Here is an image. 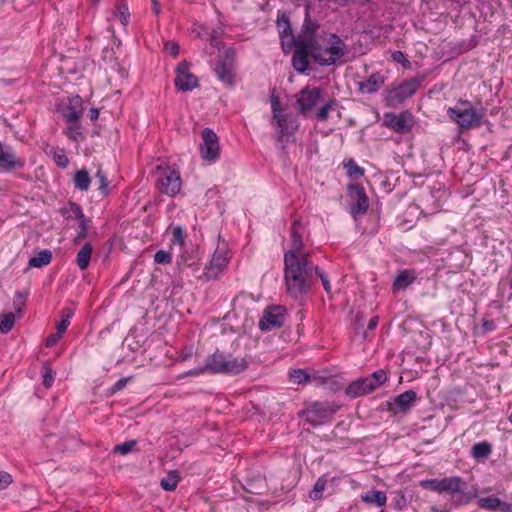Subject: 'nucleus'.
Returning <instances> with one entry per match:
<instances>
[{
	"instance_id": "8",
	"label": "nucleus",
	"mask_w": 512,
	"mask_h": 512,
	"mask_svg": "<svg viewBox=\"0 0 512 512\" xmlns=\"http://www.w3.org/2000/svg\"><path fill=\"white\" fill-rule=\"evenodd\" d=\"M337 411V406L329 402H315L308 407L303 414L306 420L313 425H318L322 421L329 420Z\"/></svg>"
},
{
	"instance_id": "57",
	"label": "nucleus",
	"mask_w": 512,
	"mask_h": 512,
	"mask_svg": "<svg viewBox=\"0 0 512 512\" xmlns=\"http://www.w3.org/2000/svg\"><path fill=\"white\" fill-rule=\"evenodd\" d=\"M129 379L130 378H121L120 380H118L111 388L112 393L118 392L121 389H123L126 386Z\"/></svg>"
},
{
	"instance_id": "48",
	"label": "nucleus",
	"mask_w": 512,
	"mask_h": 512,
	"mask_svg": "<svg viewBox=\"0 0 512 512\" xmlns=\"http://www.w3.org/2000/svg\"><path fill=\"white\" fill-rule=\"evenodd\" d=\"M25 305V294L17 292L14 296L13 306L17 313H21Z\"/></svg>"
},
{
	"instance_id": "44",
	"label": "nucleus",
	"mask_w": 512,
	"mask_h": 512,
	"mask_svg": "<svg viewBox=\"0 0 512 512\" xmlns=\"http://www.w3.org/2000/svg\"><path fill=\"white\" fill-rule=\"evenodd\" d=\"M68 123H69V126L67 127L65 133L69 138L76 141L78 136L81 134L80 125L78 124V121L68 122Z\"/></svg>"
},
{
	"instance_id": "51",
	"label": "nucleus",
	"mask_w": 512,
	"mask_h": 512,
	"mask_svg": "<svg viewBox=\"0 0 512 512\" xmlns=\"http://www.w3.org/2000/svg\"><path fill=\"white\" fill-rule=\"evenodd\" d=\"M54 160H55L56 164L62 168H65L69 163L67 156L63 152L55 153Z\"/></svg>"
},
{
	"instance_id": "18",
	"label": "nucleus",
	"mask_w": 512,
	"mask_h": 512,
	"mask_svg": "<svg viewBox=\"0 0 512 512\" xmlns=\"http://www.w3.org/2000/svg\"><path fill=\"white\" fill-rule=\"evenodd\" d=\"M416 401V392L408 390L398 395L392 403H390L389 410L393 413H407Z\"/></svg>"
},
{
	"instance_id": "55",
	"label": "nucleus",
	"mask_w": 512,
	"mask_h": 512,
	"mask_svg": "<svg viewBox=\"0 0 512 512\" xmlns=\"http://www.w3.org/2000/svg\"><path fill=\"white\" fill-rule=\"evenodd\" d=\"M272 115L278 117L277 114L282 112L280 101L277 96L272 95L271 97Z\"/></svg>"
},
{
	"instance_id": "40",
	"label": "nucleus",
	"mask_w": 512,
	"mask_h": 512,
	"mask_svg": "<svg viewBox=\"0 0 512 512\" xmlns=\"http://www.w3.org/2000/svg\"><path fill=\"white\" fill-rule=\"evenodd\" d=\"M336 104L337 102L335 99H330L328 102H326L322 107L319 108L317 112V119L319 121H326L329 111L333 109Z\"/></svg>"
},
{
	"instance_id": "35",
	"label": "nucleus",
	"mask_w": 512,
	"mask_h": 512,
	"mask_svg": "<svg viewBox=\"0 0 512 512\" xmlns=\"http://www.w3.org/2000/svg\"><path fill=\"white\" fill-rule=\"evenodd\" d=\"M491 453V446L486 442H480L472 447V455L475 458H487Z\"/></svg>"
},
{
	"instance_id": "26",
	"label": "nucleus",
	"mask_w": 512,
	"mask_h": 512,
	"mask_svg": "<svg viewBox=\"0 0 512 512\" xmlns=\"http://www.w3.org/2000/svg\"><path fill=\"white\" fill-rule=\"evenodd\" d=\"M415 280V275L412 271H401L393 282L394 290H404Z\"/></svg>"
},
{
	"instance_id": "52",
	"label": "nucleus",
	"mask_w": 512,
	"mask_h": 512,
	"mask_svg": "<svg viewBox=\"0 0 512 512\" xmlns=\"http://www.w3.org/2000/svg\"><path fill=\"white\" fill-rule=\"evenodd\" d=\"M315 273V278L318 276L321 279L322 285L326 291V293H330L331 287L328 278L325 276V274L318 268V272Z\"/></svg>"
},
{
	"instance_id": "21",
	"label": "nucleus",
	"mask_w": 512,
	"mask_h": 512,
	"mask_svg": "<svg viewBox=\"0 0 512 512\" xmlns=\"http://www.w3.org/2000/svg\"><path fill=\"white\" fill-rule=\"evenodd\" d=\"M277 27L282 40V45L286 44L291 47L296 45V37L292 33V28L289 19L286 16H282L277 20Z\"/></svg>"
},
{
	"instance_id": "5",
	"label": "nucleus",
	"mask_w": 512,
	"mask_h": 512,
	"mask_svg": "<svg viewBox=\"0 0 512 512\" xmlns=\"http://www.w3.org/2000/svg\"><path fill=\"white\" fill-rule=\"evenodd\" d=\"M447 114L461 129L479 126L482 118V115L478 114L471 103L466 100L458 101L454 107L447 110Z\"/></svg>"
},
{
	"instance_id": "46",
	"label": "nucleus",
	"mask_w": 512,
	"mask_h": 512,
	"mask_svg": "<svg viewBox=\"0 0 512 512\" xmlns=\"http://www.w3.org/2000/svg\"><path fill=\"white\" fill-rule=\"evenodd\" d=\"M136 445V441L135 440H132V441H127V442H124L120 445H117L115 446L114 448V451L116 453H119L121 455H126L128 454L129 452L132 451L133 447Z\"/></svg>"
},
{
	"instance_id": "24",
	"label": "nucleus",
	"mask_w": 512,
	"mask_h": 512,
	"mask_svg": "<svg viewBox=\"0 0 512 512\" xmlns=\"http://www.w3.org/2000/svg\"><path fill=\"white\" fill-rule=\"evenodd\" d=\"M384 84V77L376 72L371 74L365 81L359 82V90L363 93H374Z\"/></svg>"
},
{
	"instance_id": "39",
	"label": "nucleus",
	"mask_w": 512,
	"mask_h": 512,
	"mask_svg": "<svg viewBox=\"0 0 512 512\" xmlns=\"http://www.w3.org/2000/svg\"><path fill=\"white\" fill-rule=\"evenodd\" d=\"M95 178L98 182V190L103 194V195H107L108 194V186H109V182L107 180V177L105 175V173L103 172V170L101 168H99L95 174Z\"/></svg>"
},
{
	"instance_id": "9",
	"label": "nucleus",
	"mask_w": 512,
	"mask_h": 512,
	"mask_svg": "<svg viewBox=\"0 0 512 512\" xmlns=\"http://www.w3.org/2000/svg\"><path fill=\"white\" fill-rule=\"evenodd\" d=\"M286 309L283 306L275 305L267 307L259 321V328L262 331H270L284 325Z\"/></svg>"
},
{
	"instance_id": "29",
	"label": "nucleus",
	"mask_w": 512,
	"mask_h": 512,
	"mask_svg": "<svg viewBox=\"0 0 512 512\" xmlns=\"http://www.w3.org/2000/svg\"><path fill=\"white\" fill-rule=\"evenodd\" d=\"M93 247L90 243H86L77 253V265L80 268V270L87 269L90 258L92 255Z\"/></svg>"
},
{
	"instance_id": "45",
	"label": "nucleus",
	"mask_w": 512,
	"mask_h": 512,
	"mask_svg": "<svg viewBox=\"0 0 512 512\" xmlns=\"http://www.w3.org/2000/svg\"><path fill=\"white\" fill-rule=\"evenodd\" d=\"M355 333L356 335L360 336L363 340L369 339L368 330L364 329L363 319L359 315L356 316Z\"/></svg>"
},
{
	"instance_id": "37",
	"label": "nucleus",
	"mask_w": 512,
	"mask_h": 512,
	"mask_svg": "<svg viewBox=\"0 0 512 512\" xmlns=\"http://www.w3.org/2000/svg\"><path fill=\"white\" fill-rule=\"evenodd\" d=\"M326 483L327 479L324 476L318 478V480L314 484L312 491L309 494L310 498L313 500L320 499L322 497L321 493L324 491Z\"/></svg>"
},
{
	"instance_id": "56",
	"label": "nucleus",
	"mask_w": 512,
	"mask_h": 512,
	"mask_svg": "<svg viewBox=\"0 0 512 512\" xmlns=\"http://www.w3.org/2000/svg\"><path fill=\"white\" fill-rule=\"evenodd\" d=\"M62 336V333H59V331H57L56 333L50 335L47 339H46V346L47 347H52L54 346L58 340L61 338Z\"/></svg>"
},
{
	"instance_id": "17",
	"label": "nucleus",
	"mask_w": 512,
	"mask_h": 512,
	"mask_svg": "<svg viewBox=\"0 0 512 512\" xmlns=\"http://www.w3.org/2000/svg\"><path fill=\"white\" fill-rule=\"evenodd\" d=\"M227 262L226 252L224 250H216L210 264L204 269V277L207 280L216 279L226 267Z\"/></svg>"
},
{
	"instance_id": "36",
	"label": "nucleus",
	"mask_w": 512,
	"mask_h": 512,
	"mask_svg": "<svg viewBox=\"0 0 512 512\" xmlns=\"http://www.w3.org/2000/svg\"><path fill=\"white\" fill-rule=\"evenodd\" d=\"M15 323V315L13 313H6L0 316V332L8 333Z\"/></svg>"
},
{
	"instance_id": "23",
	"label": "nucleus",
	"mask_w": 512,
	"mask_h": 512,
	"mask_svg": "<svg viewBox=\"0 0 512 512\" xmlns=\"http://www.w3.org/2000/svg\"><path fill=\"white\" fill-rule=\"evenodd\" d=\"M70 209L75 218L78 220V232L75 237V242L85 239L88 234V220L85 218L82 209L79 205L71 203Z\"/></svg>"
},
{
	"instance_id": "59",
	"label": "nucleus",
	"mask_w": 512,
	"mask_h": 512,
	"mask_svg": "<svg viewBox=\"0 0 512 512\" xmlns=\"http://www.w3.org/2000/svg\"><path fill=\"white\" fill-rule=\"evenodd\" d=\"M195 264L194 261H190V257L186 256V255H181L180 257V260L178 261V265L181 266H193Z\"/></svg>"
},
{
	"instance_id": "34",
	"label": "nucleus",
	"mask_w": 512,
	"mask_h": 512,
	"mask_svg": "<svg viewBox=\"0 0 512 512\" xmlns=\"http://www.w3.org/2000/svg\"><path fill=\"white\" fill-rule=\"evenodd\" d=\"M289 379L294 384H306L310 381V375L302 369H293L289 372Z\"/></svg>"
},
{
	"instance_id": "4",
	"label": "nucleus",
	"mask_w": 512,
	"mask_h": 512,
	"mask_svg": "<svg viewBox=\"0 0 512 512\" xmlns=\"http://www.w3.org/2000/svg\"><path fill=\"white\" fill-rule=\"evenodd\" d=\"M422 486L439 493H448L453 497H457L456 502L467 503L468 497L463 493L466 483L460 477H449L443 479H431L422 482Z\"/></svg>"
},
{
	"instance_id": "10",
	"label": "nucleus",
	"mask_w": 512,
	"mask_h": 512,
	"mask_svg": "<svg viewBox=\"0 0 512 512\" xmlns=\"http://www.w3.org/2000/svg\"><path fill=\"white\" fill-rule=\"evenodd\" d=\"M157 183L160 191L169 196L176 195L181 189V178L179 173L169 168L162 170Z\"/></svg>"
},
{
	"instance_id": "33",
	"label": "nucleus",
	"mask_w": 512,
	"mask_h": 512,
	"mask_svg": "<svg viewBox=\"0 0 512 512\" xmlns=\"http://www.w3.org/2000/svg\"><path fill=\"white\" fill-rule=\"evenodd\" d=\"M73 315L74 311L69 307H65L61 310V320L57 324V331H59V333L63 334L67 330L70 324V319L73 317Z\"/></svg>"
},
{
	"instance_id": "14",
	"label": "nucleus",
	"mask_w": 512,
	"mask_h": 512,
	"mask_svg": "<svg viewBox=\"0 0 512 512\" xmlns=\"http://www.w3.org/2000/svg\"><path fill=\"white\" fill-rule=\"evenodd\" d=\"M321 97V89H310L305 87L302 89L297 98L298 110L301 114L306 115L316 106Z\"/></svg>"
},
{
	"instance_id": "13",
	"label": "nucleus",
	"mask_w": 512,
	"mask_h": 512,
	"mask_svg": "<svg viewBox=\"0 0 512 512\" xmlns=\"http://www.w3.org/2000/svg\"><path fill=\"white\" fill-rule=\"evenodd\" d=\"M174 82L176 87L183 92L190 91L198 86L197 77L189 72L188 63L185 61L178 64Z\"/></svg>"
},
{
	"instance_id": "60",
	"label": "nucleus",
	"mask_w": 512,
	"mask_h": 512,
	"mask_svg": "<svg viewBox=\"0 0 512 512\" xmlns=\"http://www.w3.org/2000/svg\"><path fill=\"white\" fill-rule=\"evenodd\" d=\"M205 371H207V369L205 366H203V367H199V368H196L193 370H189L188 372L185 373V376H196V375L203 374Z\"/></svg>"
},
{
	"instance_id": "42",
	"label": "nucleus",
	"mask_w": 512,
	"mask_h": 512,
	"mask_svg": "<svg viewBox=\"0 0 512 512\" xmlns=\"http://www.w3.org/2000/svg\"><path fill=\"white\" fill-rule=\"evenodd\" d=\"M63 116L67 122H75L79 120L81 112L75 106L70 105L63 110Z\"/></svg>"
},
{
	"instance_id": "27",
	"label": "nucleus",
	"mask_w": 512,
	"mask_h": 512,
	"mask_svg": "<svg viewBox=\"0 0 512 512\" xmlns=\"http://www.w3.org/2000/svg\"><path fill=\"white\" fill-rule=\"evenodd\" d=\"M232 69L233 65L218 61L215 67V72L219 80L230 85L233 82Z\"/></svg>"
},
{
	"instance_id": "1",
	"label": "nucleus",
	"mask_w": 512,
	"mask_h": 512,
	"mask_svg": "<svg viewBox=\"0 0 512 512\" xmlns=\"http://www.w3.org/2000/svg\"><path fill=\"white\" fill-rule=\"evenodd\" d=\"M320 26L309 17L308 9L300 33L296 36V45L310 48L312 59L322 65L330 66L344 56L346 44L336 34H329V47L322 48L323 35L319 32Z\"/></svg>"
},
{
	"instance_id": "6",
	"label": "nucleus",
	"mask_w": 512,
	"mask_h": 512,
	"mask_svg": "<svg viewBox=\"0 0 512 512\" xmlns=\"http://www.w3.org/2000/svg\"><path fill=\"white\" fill-rule=\"evenodd\" d=\"M387 381V374L384 370L380 369L372 373L368 377L359 378L353 381L345 390V393L350 398H356L366 395Z\"/></svg>"
},
{
	"instance_id": "3",
	"label": "nucleus",
	"mask_w": 512,
	"mask_h": 512,
	"mask_svg": "<svg viewBox=\"0 0 512 512\" xmlns=\"http://www.w3.org/2000/svg\"><path fill=\"white\" fill-rule=\"evenodd\" d=\"M205 367L213 373L238 374L246 369L247 363L244 358H231L216 351L207 358Z\"/></svg>"
},
{
	"instance_id": "30",
	"label": "nucleus",
	"mask_w": 512,
	"mask_h": 512,
	"mask_svg": "<svg viewBox=\"0 0 512 512\" xmlns=\"http://www.w3.org/2000/svg\"><path fill=\"white\" fill-rule=\"evenodd\" d=\"M479 505L481 508L494 510L496 508H500L502 511L508 510V504L502 503L501 500L494 496H489L486 498H481L479 500Z\"/></svg>"
},
{
	"instance_id": "47",
	"label": "nucleus",
	"mask_w": 512,
	"mask_h": 512,
	"mask_svg": "<svg viewBox=\"0 0 512 512\" xmlns=\"http://www.w3.org/2000/svg\"><path fill=\"white\" fill-rule=\"evenodd\" d=\"M172 260L171 254L164 250H159L154 255V261L157 264H168Z\"/></svg>"
},
{
	"instance_id": "49",
	"label": "nucleus",
	"mask_w": 512,
	"mask_h": 512,
	"mask_svg": "<svg viewBox=\"0 0 512 512\" xmlns=\"http://www.w3.org/2000/svg\"><path fill=\"white\" fill-rule=\"evenodd\" d=\"M165 51L173 57H176L179 54L180 47L174 41H168L165 43Z\"/></svg>"
},
{
	"instance_id": "28",
	"label": "nucleus",
	"mask_w": 512,
	"mask_h": 512,
	"mask_svg": "<svg viewBox=\"0 0 512 512\" xmlns=\"http://www.w3.org/2000/svg\"><path fill=\"white\" fill-rule=\"evenodd\" d=\"M74 186L80 191H87L91 184L89 172L86 169L77 171L73 178Z\"/></svg>"
},
{
	"instance_id": "64",
	"label": "nucleus",
	"mask_w": 512,
	"mask_h": 512,
	"mask_svg": "<svg viewBox=\"0 0 512 512\" xmlns=\"http://www.w3.org/2000/svg\"><path fill=\"white\" fill-rule=\"evenodd\" d=\"M153 11L157 15L160 13V4L157 0H152Z\"/></svg>"
},
{
	"instance_id": "50",
	"label": "nucleus",
	"mask_w": 512,
	"mask_h": 512,
	"mask_svg": "<svg viewBox=\"0 0 512 512\" xmlns=\"http://www.w3.org/2000/svg\"><path fill=\"white\" fill-rule=\"evenodd\" d=\"M12 483V476L7 473L0 471V490L7 488Z\"/></svg>"
},
{
	"instance_id": "62",
	"label": "nucleus",
	"mask_w": 512,
	"mask_h": 512,
	"mask_svg": "<svg viewBox=\"0 0 512 512\" xmlns=\"http://www.w3.org/2000/svg\"><path fill=\"white\" fill-rule=\"evenodd\" d=\"M99 117V110L97 108H91L89 110V118L91 121L97 120Z\"/></svg>"
},
{
	"instance_id": "63",
	"label": "nucleus",
	"mask_w": 512,
	"mask_h": 512,
	"mask_svg": "<svg viewBox=\"0 0 512 512\" xmlns=\"http://www.w3.org/2000/svg\"><path fill=\"white\" fill-rule=\"evenodd\" d=\"M209 41L212 46L220 48L221 41L215 34L211 35Z\"/></svg>"
},
{
	"instance_id": "54",
	"label": "nucleus",
	"mask_w": 512,
	"mask_h": 512,
	"mask_svg": "<svg viewBox=\"0 0 512 512\" xmlns=\"http://www.w3.org/2000/svg\"><path fill=\"white\" fill-rule=\"evenodd\" d=\"M234 57H235L234 50L229 48V49H227L225 51L224 56L221 57L218 61L219 62H226V63H229L230 65H233Z\"/></svg>"
},
{
	"instance_id": "20",
	"label": "nucleus",
	"mask_w": 512,
	"mask_h": 512,
	"mask_svg": "<svg viewBox=\"0 0 512 512\" xmlns=\"http://www.w3.org/2000/svg\"><path fill=\"white\" fill-rule=\"evenodd\" d=\"M296 47L292 56V65L299 73H304L308 68V57L310 55V48L301 45H294Z\"/></svg>"
},
{
	"instance_id": "22",
	"label": "nucleus",
	"mask_w": 512,
	"mask_h": 512,
	"mask_svg": "<svg viewBox=\"0 0 512 512\" xmlns=\"http://www.w3.org/2000/svg\"><path fill=\"white\" fill-rule=\"evenodd\" d=\"M23 163L16 160L14 151L10 147H4L0 143V168L4 170H12L21 167Z\"/></svg>"
},
{
	"instance_id": "2",
	"label": "nucleus",
	"mask_w": 512,
	"mask_h": 512,
	"mask_svg": "<svg viewBox=\"0 0 512 512\" xmlns=\"http://www.w3.org/2000/svg\"><path fill=\"white\" fill-rule=\"evenodd\" d=\"M315 266L310 257L294 255L286 252L284 255V280L288 294L296 300H302L311 290L315 282Z\"/></svg>"
},
{
	"instance_id": "58",
	"label": "nucleus",
	"mask_w": 512,
	"mask_h": 512,
	"mask_svg": "<svg viewBox=\"0 0 512 512\" xmlns=\"http://www.w3.org/2000/svg\"><path fill=\"white\" fill-rule=\"evenodd\" d=\"M392 58L394 61L399 63H408V60L405 58V55L401 51H394L392 53Z\"/></svg>"
},
{
	"instance_id": "32",
	"label": "nucleus",
	"mask_w": 512,
	"mask_h": 512,
	"mask_svg": "<svg viewBox=\"0 0 512 512\" xmlns=\"http://www.w3.org/2000/svg\"><path fill=\"white\" fill-rule=\"evenodd\" d=\"M180 477L177 471H171L168 475L161 479L160 485L166 491H173L176 489Z\"/></svg>"
},
{
	"instance_id": "11",
	"label": "nucleus",
	"mask_w": 512,
	"mask_h": 512,
	"mask_svg": "<svg viewBox=\"0 0 512 512\" xmlns=\"http://www.w3.org/2000/svg\"><path fill=\"white\" fill-rule=\"evenodd\" d=\"M348 194L354 204L351 206V214L354 218L364 214L369 207V199L365 189L359 184H351L348 186Z\"/></svg>"
},
{
	"instance_id": "38",
	"label": "nucleus",
	"mask_w": 512,
	"mask_h": 512,
	"mask_svg": "<svg viewBox=\"0 0 512 512\" xmlns=\"http://www.w3.org/2000/svg\"><path fill=\"white\" fill-rule=\"evenodd\" d=\"M41 374L43 377V385L46 388L51 387V385L53 384L54 379H55V375H56L55 371L51 367H49L47 364H45L42 367Z\"/></svg>"
},
{
	"instance_id": "61",
	"label": "nucleus",
	"mask_w": 512,
	"mask_h": 512,
	"mask_svg": "<svg viewBox=\"0 0 512 512\" xmlns=\"http://www.w3.org/2000/svg\"><path fill=\"white\" fill-rule=\"evenodd\" d=\"M378 322H379V317L378 316H374L372 317L369 322H368V325H367V330L368 331H372L376 328V326L378 325Z\"/></svg>"
},
{
	"instance_id": "16",
	"label": "nucleus",
	"mask_w": 512,
	"mask_h": 512,
	"mask_svg": "<svg viewBox=\"0 0 512 512\" xmlns=\"http://www.w3.org/2000/svg\"><path fill=\"white\" fill-rule=\"evenodd\" d=\"M412 116L408 111L402 112L399 115L394 113H386L384 115V122L386 126L392 128L397 133H407L411 130Z\"/></svg>"
},
{
	"instance_id": "19",
	"label": "nucleus",
	"mask_w": 512,
	"mask_h": 512,
	"mask_svg": "<svg viewBox=\"0 0 512 512\" xmlns=\"http://www.w3.org/2000/svg\"><path fill=\"white\" fill-rule=\"evenodd\" d=\"M302 225L300 221L295 220L291 228V245L292 248L288 252H293L294 255H301L303 257H310L308 252L303 250L302 235L300 232Z\"/></svg>"
},
{
	"instance_id": "31",
	"label": "nucleus",
	"mask_w": 512,
	"mask_h": 512,
	"mask_svg": "<svg viewBox=\"0 0 512 512\" xmlns=\"http://www.w3.org/2000/svg\"><path fill=\"white\" fill-rule=\"evenodd\" d=\"M52 253L50 250H43L29 260L30 267L40 268L51 262Z\"/></svg>"
},
{
	"instance_id": "7",
	"label": "nucleus",
	"mask_w": 512,
	"mask_h": 512,
	"mask_svg": "<svg viewBox=\"0 0 512 512\" xmlns=\"http://www.w3.org/2000/svg\"><path fill=\"white\" fill-rule=\"evenodd\" d=\"M420 82L417 79H410L399 86L392 88L386 93L387 105L396 107L404 102L407 98L411 97L419 88Z\"/></svg>"
},
{
	"instance_id": "41",
	"label": "nucleus",
	"mask_w": 512,
	"mask_h": 512,
	"mask_svg": "<svg viewBox=\"0 0 512 512\" xmlns=\"http://www.w3.org/2000/svg\"><path fill=\"white\" fill-rule=\"evenodd\" d=\"M115 15L119 17L122 25L126 26L128 24L130 13L125 3L120 2L117 5Z\"/></svg>"
},
{
	"instance_id": "43",
	"label": "nucleus",
	"mask_w": 512,
	"mask_h": 512,
	"mask_svg": "<svg viewBox=\"0 0 512 512\" xmlns=\"http://www.w3.org/2000/svg\"><path fill=\"white\" fill-rule=\"evenodd\" d=\"M345 168L350 177H360L364 175V169L359 167L352 159L345 163Z\"/></svg>"
},
{
	"instance_id": "15",
	"label": "nucleus",
	"mask_w": 512,
	"mask_h": 512,
	"mask_svg": "<svg viewBox=\"0 0 512 512\" xmlns=\"http://www.w3.org/2000/svg\"><path fill=\"white\" fill-rule=\"evenodd\" d=\"M277 116L278 117L272 115V123H276L278 130L277 140L283 142L285 136L291 135L298 128V122L297 119L290 114L280 112Z\"/></svg>"
},
{
	"instance_id": "53",
	"label": "nucleus",
	"mask_w": 512,
	"mask_h": 512,
	"mask_svg": "<svg viewBox=\"0 0 512 512\" xmlns=\"http://www.w3.org/2000/svg\"><path fill=\"white\" fill-rule=\"evenodd\" d=\"M172 235H173L174 242H177L181 245L183 244L184 234H183V230L181 229V227L177 226V227L173 228Z\"/></svg>"
},
{
	"instance_id": "25",
	"label": "nucleus",
	"mask_w": 512,
	"mask_h": 512,
	"mask_svg": "<svg viewBox=\"0 0 512 512\" xmlns=\"http://www.w3.org/2000/svg\"><path fill=\"white\" fill-rule=\"evenodd\" d=\"M361 500L367 504H374L381 507L386 504L387 496L383 491L370 490L361 495Z\"/></svg>"
},
{
	"instance_id": "12",
	"label": "nucleus",
	"mask_w": 512,
	"mask_h": 512,
	"mask_svg": "<svg viewBox=\"0 0 512 512\" xmlns=\"http://www.w3.org/2000/svg\"><path fill=\"white\" fill-rule=\"evenodd\" d=\"M203 145L200 148L201 156L208 161H214L219 156V141L216 133L205 128L202 131Z\"/></svg>"
}]
</instances>
